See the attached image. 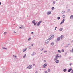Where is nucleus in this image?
Masks as SVG:
<instances>
[{
	"mask_svg": "<svg viewBox=\"0 0 73 73\" xmlns=\"http://www.w3.org/2000/svg\"><path fill=\"white\" fill-rule=\"evenodd\" d=\"M47 66H48V64L45 63L43 66L45 68H46Z\"/></svg>",
	"mask_w": 73,
	"mask_h": 73,
	"instance_id": "f257e3e1",
	"label": "nucleus"
},
{
	"mask_svg": "<svg viewBox=\"0 0 73 73\" xmlns=\"http://www.w3.org/2000/svg\"><path fill=\"white\" fill-rule=\"evenodd\" d=\"M32 67V65H30L27 68V69L29 68V69H30Z\"/></svg>",
	"mask_w": 73,
	"mask_h": 73,
	"instance_id": "f03ea898",
	"label": "nucleus"
},
{
	"mask_svg": "<svg viewBox=\"0 0 73 73\" xmlns=\"http://www.w3.org/2000/svg\"><path fill=\"white\" fill-rule=\"evenodd\" d=\"M56 56H57V57H61V55L57 54Z\"/></svg>",
	"mask_w": 73,
	"mask_h": 73,
	"instance_id": "7ed1b4c3",
	"label": "nucleus"
},
{
	"mask_svg": "<svg viewBox=\"0 0 73 73\" xmlns=\"http://www.w3.org/2000/svg\"><path fill=\"white\" fill-rule=\"evenodd\" d=\"M35 21H36L34 20L33 21L32 23H34V25H36L37 23H36L35 22Z\"/></svg>",
	"mask_w": 73,
	"mask_h": 73,
	"instance_id": "20e7f679",
	"label": "nucleus"
},
{
	"mask_svg": "<svg viewBox=\"0 0 73 73\" xmlns=\"http://www.w3.org/2000/svg\"><path fill=\"white\" fill-rule=\"evenodd\" d=\"M41 22H42V21H40L38 23V26H39V25H40V24H41Z\"/></svg>",
	"mask_w": 73,
	"mask_h": 73,
	"instance_id": "39448f33",
	"label": "nucleus"
},
{
	"mask_svg": "<svg viewBox=\"0 0 73 73\" xmlns=\"http://www.w3.org/2000/svg\"><path fill=\"white\" fill-rule=\"evenodd\" d=\"M53 37H54V35H53L51 36V38L49 39V40H50L51 39H52V38H53Z\"/></svg>",
	"mask_w": 73,
	"mask_h": 73,
	"instance_id": "423d86ee",
	"label": "nucleus"
},
{
	"mask_svg": "<svg viewBox=\"0 0 73 73\" xmlns=\"http://www.w3.org/2000/svg\"><path fill=\"white\" fill-rule=\"evenodd\" d=\"M64 21H65V19H64L61 22L60 24L61 25L63 24V23H64Z\"/></svg>",
	"mask_w": 73,
	"mask_h": 73,
	"instance_id": "0eeeda50",
	"label": "nucleus"
},
{
	"mask_svg": "<svg viewBox=\"0 0 73 73\" xmlns=\"http://www.w3.org/2000/svg\"><path fill=\"white\" fill-rule=\"evenodd\" d=\"M70 18L71 19H73V15H72L71 16H70Z\"/></svg>",
	"mask_w": 73,
	"mask_h": 73,
	"instance_id": "6e6552de",
	"label": "nucleus"
},
{
	"mask_svg": "<svg viewBox=\"0 0 73 73\" xmlns=\"http://www.w3.org/2000/svg\"><path fill=\"white\" fill-rule=\"evenodd\" d=\"M60 40V37H58L57 38V41H59Z\"/></svg>",
	"mask_w": 73,
	"mask_h": 73,
	"instance_id": "1a4fd4ad",
	"label": "nucleus"
},
{
	"mask_svg": "<svg viewBox=\"0 0 73 73\" xmlns=\"http://www.w3.org/2000/svg\"><path fill=\"white\" fill-rule=\"evenodd\" d=\"M71 70H72V69L70 68V69L68 70V72H70V71H71Z\"/></svg>",
	"mask_w": 73,
	"mask_h": 73,
	"instance_id": "9d476101",
	"label": "nucleus"
},
{
	"mask_svg": "<svg viewBox=\"0 0 73 73\" xmlns=\"http://www.w3.org/2000/svg\"><path fill=\"white\" fill-rule=\"evenodd\" d=\"M56 63H59V60H57L55 61Z\"/></svg>",
	"mask_w": 73,
	"mask_h": 73,
	"instance_id": "9b49d317",
	"label": "nucleus"
},
{
	"mask_svg": "<svg viewBox=\"0 0 73 73\" xmlns=\"http://www.w3.org/2000/svg\"><path fill=\"white\" fill-rule=\"evenodd\" d=\"M61 39H62V38H64V35H61Z\"/></svg>",
	"mask_w": 73,
	"mask_h": 73,
	"instance_id": "f8f14e48",
	"label": "nucleus"
},
{
	"mask_svg": "<svg viewBox=\"0 0 73 73\" xmlns=\"http://www.w3.org/2000/svg\"><path fill=\"white\" fill-rule=\"evenodd\" d=\"M57 60V56H56V58L54 59V61H56Z\"/></svg>",
	"mask_w": 73,
	"mask_h": 73,
	"instance_id": "ddd939ff",
	"label": "nucleus"
},
{
	"mask_svg": "<svg viewBox=\"0 0 73 73\" xmlns=\"http://www.w3.org/2000/svg\"><path fill=\"white\" fill-rule=\"evenodd\" d=\"M35 54H36V53L35 52H34V53H33L32 54V55L33 56L34 55H35Z\"/></svg>",
	"mask_w": 73,
	"mask_h": 73,
	"instance_id": "4468645a",
	"label": "nucleus"
},
{
	"mask_svg": "<svg viewBox=\"0 0 73 73\" xmlns=\"http://www.w3.org/2000/svg\"><path fill=\"white\" fill-rule=\"evenodd\" d=\"M26 50H27V48L25 49H23V52H25V51H26Z\"/></svg>",
	"mask_w": 73,
	"mask_h": 73,
	"instance_id": "2eb2a0df",
	"label": "nucleus"
},
{
	"mask_svg": "<svg viewBox=\"0 0 73 73\" xmlns=\"http://www.w3.org/2000/svg\"><path fill=\"white\" fill-rule=\"evenodd\" d=\"M51 14V12H49L47 13V15H49L50 14Z\"/></svg>",
	"mask_w": 73,
	"mask_h": 73,
	"instance_id": "dca6fc26",
	"label": "nucleus"
},
{
	"mask_svg": "<svg viewBox=\"0 0 73 73\" xmlns=\"http://www.w3.org/2000/svg\"><path fill=\"white\" fill-rule=\"evenodd\" d=\"M65 11H63L62 12V14H63V13H65Z\"/></svg>",
	"mask_w": 73,
	"mask_h": 73,
	"instance_id": "f3484780",
	"label": "nucleus"
},
{
	"mask_svg": "<svg viewBox=\"0 0 73 73\" xmlns=\"http://www.w3.org/2000/svg\"><path fill=\"white\" fill-rule=\"evenodd\" d=\"M67 71V70H66V69H64L63 70V71L64 72H66Z\"/></svg>",
	"mask_w": 73,
	"mask_h": 73,
	"instance_id": "a211bd4d",
	"label": "nucleus"
},
{
	"mask_svg": "<svg viewBox=\"0 0 73 73\" xmlns=\"http://www.w3.org/2000/svg\"><path fill=\"white\" fill-rule=\"evenodd\" d=\"M54 43L53 42H52L51 44V45H54Z\"/></svg>",
	"mask_w": 73,
	"mask_h": 73,
	"instance_id": "6ab92c4d",
	"label": "nucleus"
},
{
	"mask_svg": "<svg viewBox=\"0 0 73 73\" xmlns=\"http://www.w3.org/2000/svg\"><path fill=\"white\" fill-rule=\"evenodd\" d=\"M26 56V54L24 55V56L23 57V58H25V57Z\"/></svg>",
	"mask_w": 73,
	"mask_h": 73,
	"instance_id": "aec40b11",
	"label": "nucleus"
},
{
	"mask_svg": "<svg viewBox=\"0 0 73 73\" xmlns=\"http://www.w3.org/2000/svg\"><path fill=\"white\" fill-rule=\"evenodd\" d=\"M58 52L59 53H61V50H58Z\"/></svg>",
	"mask_w": 73,
	"mask_h": 73,
	"instance_id": "412c9836",
	"label": "nucleus"
},
{
	"mask_svg": "<svg viewBox=\"0 0 73 73\" xmlns=\"http://www.w3.org/2000/svg\"><path fill=\"white\" fill-rule=\"evenodd\" d=\"M62 29H63L62 28H61L60 29V31H61Z\"/></svg>",
	"mask_w": 73,
	"mask_h": 73,
	"instance_id": "4be33fe9",
	"label": "nucleus"
},
{
	"mask_svg": "<svg viewBox=\"0 0 73 73\" xmlns=\"http://www.w3.org/2000/svg\"><path fill=\"white\" fill-rule=\"evenodd\" d=\"M60 17H57L58 19L60 20Z\"/></svg>",
	"mask_w": 73,
	"mask_h": 73,
	"instance_id": "5701e85b",
	"label": "nucleus"
},
{
	"mask_svg": "<svg viewBox=\"0 0 73 73\" xmlns=\"http://www.w3.org/2000/svg\"><path fill=\"white\" fill-rule=\"evenodd\" d=\"M2 49H7V48H5V47H2Z\"/></svg>",
	"mask_w": 73,
	"mask_h": 73,
	"instance_id": "b1692460",
	"label": "nucleus"
},
{
	"mask_svg": "<svg viewBox=\"0 0 73 73\" xmlns=\"http://www.w3.org/2000/svg\"><path fill=\"white\" fill-rule=\"evenodd\" d=\"M65 16L64 15H63V19H64V18H65Z\"/></svg>",
	"mask_w": 73,
	"mask_h": 73,
	"instance_id": "393cba45",
	"label": "nucleus"
},
{
	"mask_svg": "<svg viewBox=\"0 0 73 73\" xmlns=\"http://www.w3.org/2000/svg\"><path fill=\"white\" fill-rule=\"evenodd\" d=\"M52 10H53V9H54V7H53L52 8Z\"/></svg>",
	"mask_w": 73,
	"mask_h": 73,
	"instance_id": "a878e982",
	"label": "nucleus"
},
{
	"mask_svg": "<svg viewBox=\"0 0 73 73\" xmlns=\"http://www.w3.org/2000/svg\"><path fill=\"white\" fill-rule=\"evenodd\" d=\"M61 51H62V52H64V49H62V50H61Z\"/></svg>",
	"mask_w": 73,
	"mask_h": 73,
	"instance_id": "bb28decb",
	"label": "nucleus"
},
{
	"mask_svg": "<svg viewBox=\"0 0 73 73\" xmlns=\"http://www.w3.org/2000/svg\"><path fill=\"white\" fill-rule=\"evenodd\" d=\"M7 32H5L4 33V35H5L6 34H7Z\"/></svg>",
	"mask_w": 73,
	"mask_h": 73,
	"instance_id": "cd10ccee",
	"label": "nucleus"
},
{
	"mask_svg": "<svg viewBox=\"0 0 73 73\" xmlns=\"http://www.w3.org/2000/svg\"><path fill=\"white\" fill-rule=\"evenodd\" d=\"M31 39V38H30L29 39H28V41H30V40Z\"/></svg>",
	"mask_w": 73,
	"mask_h": 73,
	"instance_id": "c85d7f7f",
	"label": "nucleus"
},
{
	"mask_svg": "<svg viewBox=\"0 0 73 73\" xmlns=\"http://www.w3.org/2000/svg\"><path fill=\"white\" fill-rule=\"evenodd\" d=\"M48 72H50V69H48Z\"/></svg>",
	"mask_w": 73,
	"mask_h": 73,
	"instance_id": "c756f323",
	"label": "nucleus"
},
{
	"mask_svg": "<svg viewBox=\"0 0 73 73\" xmlns=\"http://www.w3.org/2000/svg\"><path fill=\"white\" fill-rule=\"evenodd\" d=\"M47 41H48V40H46V43H48V42H49V41L47 42Z\"/></svg>",
	"mask_w": 73,
	"mask_h": 73,
	"instance_id": "7c9ffc66",
	"label": "nucleus"
},
{
	"mask_svg": "<svg viewBox=\"0 0 73 73\" xmlns=\"http://www.w3.org/2000/svg\"><path fill=\"white\" fill-rule=\"evenodd\" d=\"M53 3L54 4H55V3H56V2H55V1H54Z\"/></svg>",
	"mask_w": 73,
	"mask_h": 73,
	"instance_id": "2f4dec72",
	"label": "nucleus"
},
{
	"mask_svg": "<svg viewBox=\"0 0 73 73\" xmlns=\"http://www.w3.org/2000/svg\"><path fill=\"white\" fill-rule=\"evenodd\" d=\"M71 65H73V64H71V63H70V65L71 66Z\"/></svg>",
	"mask_w": 73,
	"mask_h": 73,
	"instance_id": "473e14b6",
	"label": "nucleus"
},
{
	"mask_svg": "<svg viewBox=\"0 0 73 73\" xmlns=\"http://www.w3.org/2000/svg\"><path fill=\"white\" fill-rule=\"evenodd\" d=\"M13 56H14V57H15V58H16V56H14V55H13Z\"/></svg>",
	"mask_w": 73,
	"mask_h": 73,
	"instance_id": "72a5a7b5",
	"label": "nucleus"
},
{
	"mask_svg": "<svg viewBox=\"0 0 73 73\" xmlns=\"http://www.w3.org/2000/svg\"><path fill=\"white\" fill-rule=\"evenodd\" d=\"M44 53H46V51H44Z\"/></svg>",
	"mask_w": 73,
	"mask_h": 73,
	"instance_id": "f704fd0d",
	"label": "nucleus"
},
{
	"mask_svg": "<svg viewBox=\"0 0 73 73\" xmlns=\"http://www.w3.org/2000/svg\"><path fill=\"white\" fill-rule=\"evenodd\" d=\"M45 62H46V60H44V63H45Z\"/></svg>",
	"mask_w": 73,
	"mask_h": 73,
	"instance_id": "c9c22d12",
	"label": "nucleus"
},
{
	"mask_svg": "<svg viewBox=\"0 0 73 73\" xmlns=\"http://www.w3.org/2000/svg\"><path fill=\"white\" fill-rule=\"evenodd\" d=\"M71 73H73V70H72L71 71Z\"/></svg>",
	"mask_w": 73,
	"mask_h": 73,
	"instance_id": "e433bc0d",
	"label": "nucleus"
},
{
	"mask_svg": "<svg viewBox=\"0 0 73 73\" xmlns=\"http://www.w3.org/2000/svg\"><path fill=\"white\" fill-rule=\"evenodd\" d=\"M45 73H48L47 72V71H45Z\"/></svg>",
	"mask_w": 73,
	"mask_h": 73,
	"instance_id": "4c0bfd02",
	"label": "nucleus"
},
{
	"mask_svg": "<svg viewBox=\"0 0 73 73\" xmlns=\"http://www.w3.org/2000/svg\"><path fill=\"white\" fill-rule=\"evenodd\" d=\"M34 45V44H32L31 45V46H33Z\"/></svg>",
	"mask_w": 73,
	"mask_h": 73,
	"instance_id": "58836bf2",
	"label": "nucleus"
},
{
	"mask_svg": "<svg viewBox=\"0 0 73 73\" xmlns=\"http://www.w3.org/2000/svg\"><path fill=\"white\" fill-rule=\"evenodd\" d=\"M31 33H32V34H33V33H34L33 32H32Z\"/></svg>",
	"mask_w": 73,
	"mask_h": 73,
	"instance_id": "ea45409f",
	"label": "nucleus"
},
{
	"mask_svg": "<svg viewBox=\"0 0 73 73\" xmlns=\"http://www.w3.org/2000/svg\"><path fill=\"white\" fill-rule=\"evenodd\" d=\"M38 73V72H37V71H36V73Z\"/></svg>",
	"mask_w": 73,
	"mask_h": 73,
	"instance_id": "a19ab883",
	"label": "nucleus"
},
{
	"mask_svg": "<svg viewBox=\"0 0 73 73\" xmlns=\"http://www.w3.org/2000/svg\"><path fill=\"white\" fill-rule=\"evenodd\" d=\"M57 28V27H56L55 28Z\"/></svg>",
	"mask_w": 73,
	"mask_h": 73,
	"instance_id": "79ce46f5",
	"label": "nucleus"
},
{
	"mask_svg": "<svg viewBox=\"0 0 73 73\" xmlns=\"http://www.w3.org/2000/svg\"><path fill=\"white\" fill-rule=\"evenodd\" d=\"M1 4V2H0V5Z\"/></svg>",
	"mask_w": 73,
	"mask_h": 73,
	"instance_id": "37998d69",
	"label": "nucleus"
},
{
	"mask_svg": "<svg viewBox=\"0 0 73 73\" xmlns=\"http://www.w3.org/2000/svg\"><path fill=\"white\" fill-rule=\"evenodd\" d=\"M19 28H20H20H21V27H20Z\"/></svg>",
	"mask_w": 73,
	"mask_h": 73,
	"instance_id": "c03bdc74",
	"label": "nucleus"
},
{
	"mask_svg": "<svg viewBox=\"0 0 73 73\" xmlns=\"http://www.w3.org/2000/svg\"><path fill=\"white\" fill-rule=\"evenodd\" d=\"M56 28H55V30H56Z\"/></svg>",
	"mask_w": 73,
	"mask_h": 73,
	"instance_id": "a18cd8bd",
	"label": "nucleus"
},
{
	"mask_svg": "<svg viewBox=\"0 0 73 73\" xmlns=\"http://www.w3.org/2000/svg\"><path fill=\"white\" fill-rule=\"evenodd\" d=\"M33 65H35V64H33Z\"/></svg>",
	"mask_w": 73,
	"mask_h": 73,
	"instance_id": "49530a36",
	"label": "nucleus"
},
{
	"mask_svg": "<svg viewBox=\"0 0 73 73\" xmlns=\"http://www.w3.org/2000/svg\"><path fill=\"white\" fill-rule=\"evenodd\" d=\"M14 32H15V33H16V32H15V31H14Z\"/></svg>",
	"mask_w": 73,
	"mask_h": 73,
	"instance_id": "de8ad7c7",
	"label": "nucleus"
},
{
	"mask_svg": "<svg viewBox=\"0 0 73 73\" xmlns=\"http://www.w3.org/2000/svg\"><path fill=\"white\" fill-rule=\"evenodd\" d=\"M30 49H31V48H30Z\"/></svg>",
	"mask_w": 73,
	"mask_h": 73,
	"instance_id": "09e8293b",
	"label": "nucleus"
}]
</instances>
